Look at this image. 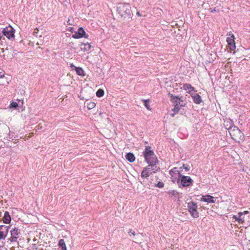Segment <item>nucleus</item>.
Instances as JSON below:
<instances>
[{"instance_id":"obj_1","label":"nucleus","mask_w":250,"mask_h":250,"mask_svg":"<svg viewBox=\"0 0 250 250\" xmlns=\"http://www.w3.org/2000/svg\"><path fill=\"white\" fill-rule=\"evenodd\" d=\"M117 11L121 17L125 20H129L132 17L131 6L127 3L119 4L117 7Z\"/></svg>"},{"instance_id":"obj_2","label":"nucleus","mask_w":250,"mask_h":250,"mask_svg":"<svg viewBox=\"0 0 250 250\" xmlns=\"http://www.w3.org/2000/svg\"><path fill=\"white\" fill-rule=\"evenodd\" d=\"M227 129L232 139L238 142L243 140L244 138V134L237 126L234 125L229 126Z\"/></svg>"},{"instance_id":"obj_3","label":"nucleus","mask_w":250,"mask_h":250,"mask_svg":"<svg viewBox=\"0 0 250 250\" xmlns=\"http://www.w3.org/2000/svg\"><path fill=\"white\" fill-rule=\"evenodd\" d=\"M146 162L149 164H153L157 162V159L150 146H147L143 152Z\"/></svg>"},{"instance_id":"obj_4","label":"nucleus","mask_w":250,"mask_h":250,"mask_svg":"<svg viewBox=\"0 0 250 250\" xmlns=\"http://www.w3.org/2000/svg\"><path fill=\"white\" fill-rule=\"evenodd\" d=\"M168 95L170 97V101L175 104L173 110L175 113H178L180 109V104L183 102L182 97H180L179 96H175L170 93L168 94Z\"/></svg>"},{"instance_id":"obj_5","label":"nucleus","mask_w":250,"mask_h":250,"mask_svg":"<svg viewBox=\"0 0 250 250\" xmlns=\"http://www.w3.org/2000/svg\"><path fill=\"white\" fill-rule=\"evenodd\" d=\"M187 207L191 215L193 218H197L199 217V213L197 211V205L195 203L193 202H189L188 203Z\"/></svg>"},{"instance_id":"obj_6","label":"nucleus","mask_w":250,"mask_h":250,"mask_svg":"<svg viewBox=\"0 0 250 250\" xmlns=\"http://www.w3.org/2000/svg\"><path fill=\"white\" fill-rule=\"evenodd\" d=\"M11 237L9 239V240L11 242H17V239L19 237L20 234V229L16 227L12 229L11 231Z\"/></svg>"},{"instance_id":"obj_7","label":"nucleus","mask_w":250,"mask_h":250,"mask_svg":"<svg viewBox=\"0 0 250 250\" xmlns=\"http://www.w3.org/2000/svg\"><path fill=\"white\" fill-rule=\"evenodd\" d=\"M180 182L183 187H188L192 184L193 180L189 176L182 175L180 177Z\"/></svg>"},{"instance_id":"obj_8","label":"nucleus","mask_w":250,"mask_h":250,"mask_svg":"<svg viewBox=\"0 0 250 250\" xmlns=\"http://www.w3.org/2000/svg\"><path fill=\"white\" fill-rule=\"evenodd\" d=\"M2 33L3 35L6 36L8 39H11L14 37V29L11 26L4 28Z\"/></svg>"},{"instance_id":"obj_9","label":"nucleus","mask_w":250,"mask_h":250,"mask_svg":"<svg viewBox=\"0 0 250 250\" xmlns=\"http://www.w3.org/2000/svg\"><path fill=\"white\" fill-rule=\"evenodd\" d=\"M88 36L87 35H85V32L82 27H80L78 31L72 35V37L75 39H79L83 37L87 38Z\"/></svg>"},{"instance_id":"obj_10","label":"nucleus","mask_w":250,"mask_h":250,"mask_svg":"<svg viewBox=\"0 0 250 250\" xmlns=\"http://www.w3.org/2000/svg\"><path fill=\"white\" fill-rule=\"evenodd\" d=\"M9 226L5 225L0 226V240L5 239L7 235Z\"/></svg>"},{"instance_id":"obj_11","label":"nucleus","mask_w":250,"mask_h":250,"mask_svg":"<svg viewBox=\"0 0 250 250\" xmlns=\"http://www.w3.org/2000/svg\"><path fill=\"white\" fill-rule=\"evenodd\" d=\"M229 36L230 37H228L227 39L228 46L231 50H234L236 47L234 42V37L233 34H229Z\"/></svg>"},{"instance_id":"obj_12","label":"nucleus","mask_w":250,"mask_h":250,"mask_svg":"<svg viewBox=\"0 0 250 250\" xmlns=\"http://www.w3.org/2000/svg\"><path fill=\"white\" fill-rule=\"evenodd\" d=\"M154 166L153 164H149L148 166L145 167L141 173V176L144 178H147L149 176V172L152 173L150 170V167H152Z\"/></svg>"},{"instance_id":"obj_13","label":"nucleus","mask_w":250,"mask_h":250,"mask_svg":"<svg viewBox=\"0 0 250 250\" xmlns=\"http://www.w3.org/2000/svg\"><path fill=\"white\" fill-rule=\"evenodd\" d=\"M170 174L171 176L173 177V174H178V178H177V183L179 184L180 182V177L181 176L182 174L180 171L178 170V168L174 167L170 171Z\"/></svg>"},{"instance_id":"obj_14","label":"nucleus","mask_w":250,"mask_h":250,"mask_svg":"<svg viewBox=\"0 0 250 250\" xmlns=\"http://www.w3.org/2000/svg\"><path fill=\"white\" fill-rule=\"evenodd\" d=\"M201 201L208 202V203H213L215 202L214 200V197L213 196H211L210 195H206V196H203V197L201 198Z\"/></svg>"},{"instance_id":"obj_15","label":"nucleus","mask_w":250,"mask_h":250,"mask_svg":"<svg viewBox=\"0 0 250 250\" xmlns=\"http://www.w3.org/2000/svg\"><path fill=\"white\" fill-rule=\"evenodd\" d=\"M191 97L193 102L196 104H200L202 101L201 96L197 93L192 95Z\"/></svg>"},{"instance_id":"obj_16","label":"nucleus","mask_w":250,"mask_h":250,"mask_svg":"<svg viewBox=\"0 0 250 250\" xmlns=\"http://www.w3.org/2000/svg\"><path fill=\"white\" fill-rule=\"evenodd\" d=\"M143 235L142 234L138 233L135 235V237H132L133 242L136 243H141V241L143 240Z\"/></svg>"},{"instance_id":"obj_17","label":"nucleus","mask_w":250,"mask_h":250,"mask_svg":"<svg viewBox=\"0 0 250 250\" xmlns=\"http://www.w3.org/2000/svg\"><path fill=\"white\" fill-rule=\"evenodd\" d=\"M71 67L72 69H74L77 73V74L80 76H84V73L83 69L81 67H77L74 66L73 64L71 65Z\"/></svg>"},{"instance_id":"obj_18","label":"nucleus","mask_w":250,"mask_h":250,"mask_svg":"<svg viewBox=\"0 0 250 250\" xmlns=\"http://www.w3.org/2000/svg\"><path fill=\"white\" fill-rule=\"evenodd\" d=\"M11 220V216L8 211L4 213V217H3V222L5 224H9Z\"/></svg>"},{"instance_id":"obj_19","label":"nucleus","mask_w":250,"mask_h":250,"mask_svg":"<svg viewBox=\"0 0 250 250\" xmlns=\"http://www.w3.org/2000/svg\"><path fill=\"white\" fill-rule=\"evenodd\" d=\"M125 157L126 160L131 163L133 162L135 160V157L134 154L130 152L127 153Z\"/></svg>"},{"instance_id":"obj_20","label":"nucleus","mask_w":250,"mask_h":250,"mask_svg":"<svg viewBox=\"0 0 250 250\" xmlns=\"http://www.w3.org/2000/svg\"><path fill=\"white\" fill-rule=\"evenodd\" d=\"M59 245L62 250H66V247L64 240L63 239H60L59 242Z\"/></svg>"},{"instance_id":"obj_21","label":"nucleus","mask_w":250,"mask_h":250,"mask_svg":"<svg viewBox=\"0 0 250 250\" xmlns=\"http://www.w3.org/2000/svg\"><path fill=\"white\" fill-rule=\"evenodd\" d=\"M183 88L185 90H189V91L194 90V87H192L190 84L185 83L183 85Z\"/></svg>"},{"instance_id":"obj_22","label":"nucleus","mask_w":250,"mask_h":250,"mask_svg":"<svg viewBox=\"0 0 250 250\" xmlns=\"http://www.w3.org/2000/svg\"><path fill=\"white\" fill-rule=\"evenodd\" d=\"M232 218L239 223H243L244 222V218L237 217V215H233Z\"/></svg>"},{"instance_id":"obj_23","label":"nucleus","mask_w":250,"mask_h":250,"mask_svg":"<svg viewBox=\"0 0 250 250\" xmlns=\"http://www.w3.org/2000/svg\"><path fill=\"white\" fill-rule=\"evenodd\" d=\"M167 193L171 196L176 197L178 195V192L175 190H169Z\"/></svg>"},{"instance_id":"obj_24","label":"nucleus","mask_w":250,"mask_h":250,"mask_svg":"<svg viewBox=\"0 0 250 250\" xmlns=\"http://www.w3.org/2000/svg\"><path fill=\"white\" fill-rule=\"evenodd\" d=\"M96 106V104L94 102H90L87 104V107L89 109H92L94 108Z\"/></svg>"},{"instance_id":"obj_25","label":"nucleus","mask_w":250,"mask_h":250,"mask_svg":"<svg viewBox=\"0 0 250 250\" xmlns=\"http://www.w3.org/2000/svg\"><path fill=\"white\" fill-rule=\"evenodd\" d=\"M104 91L103 89H99L96 92V96L98 97H101L104 96Z\"/></svg>"},{"instance_id":"obj_26","label":"nucleus","mask_w":250,"mask_h":250,"mask_svg":"<svg viewBox=\"0 0 250 250\" xmlns=\"http://www.w3.org/2000/svg\"><path fill=\"white\" fill-rule=\"evenodd\" d=\"M128 233L129 235V236L132 239V237H135V235L137 234V233L135 232V231L131 229H130L128 232Z\"/></svg>"},{"instance_id":"obj_27","label":"nucleus","mask_w":250,"mask_h":250,"mask_svg":"<svg viewBox=\"0 0 250 250\" xmlns=\"http://www.w3.org/2000/svg\"><path fill=\"white\" fill-rule=\"evenodd\" d=\"M143 102H144V105L145 107L148 109L150 110V108L149 105V100H143Z\"/></svg>"},{"instance_id":"obj_28","label":"nucleus","mask_w":250,"mask_h":250,"mask_svg":"<svg viewBox=\"0 0 250 250\" xmlns=\"http://www.w3.org/2000/svg\"><path fill=\"white\" fill-rule=\"evenodd\" d=\"M84 48L83 49L84 50H85V51L90 50V49L91 47V46L89 43H86L84 44Z\"/></svg>"},{"instance_id":"obj_29","label":"nucleus","mask_w":250,"mask_h":250,"mask_svg":"<svg viewBox=\"0 0 250 250\" xmlns=\"http://www.w3.org/2000/svg\"><path fill=\"white\" fill-rule=\"evenodd\" d=\"M18 106V104L17 102H12L10 105H9V107L10 108H16Z\"/></svg>"},{"instance_id":"obj_30","label":"nucleus","mask_w":250,"mask_h":250,"mask_svg":"<svg viewBox=\"0 0 250 250\" xmlns=\"http://www.w3.org/2000/svg\"><path fill=\"white\" fill-rule=\"evenodd\" d=\"M183 168H184V169H185L187 171H189V170H190V167H189L188 165H187V164H184V165H183Z\"/></svg>"},{"instance_id":"obj_31","label":"nucleus","mask_w":250,"mask_h":250,"mask_svg":"<svg viewBox=\"0 0 250 250\" xmlns=\"http://www.w3.org/2000/svg\"><path fill=\"white\" fill-rule=\"evenodd\" d=\"M164 186V184L163 182H159L157 185H156V186L157 187H158V188H163Z\"/></svg>"},{"instance_id":"obj_32","label":"nucleus","mask_w":250,"mask_h":250,"mask_svg":"<svg viewBox=\"0 0 250 250\" xmlns=\"http://www.w3.org/2000/svg\"><path fill=\"white\" fill-rule=\"evenodd\" d=\"M155 164L156 163H153V165H154V166L152 167H150V170L151 171H153L152 172H155V168L156 167V166H155Z\"/></svg>"},{"instance_id":"obj_33","label":"nucleus","mask_w":250,"mask_h":250,"mask_svg":"<svg viewBox=\"0 0 250 250\" xmlns=\"http://www.w3.org/2000/svg\"><path fill=\"white\" fill-rule=\"evenodd\" d=\"M171 181L173 183L175 182L176 181L177 182V178L176 177L174 178V176L173 177L171 176Z\"/></svg>"},{"instance_id":"obj_34","label":"nucleus","mask_w":250,"mask_h":250,"mask_svg":"<svg viewBox=\"0 0 250 250\" xmlns=\"http://www.w3.org/2000/svg\"><path fill=\"white\" fill-rule=\"evenodd\" d=\"M228 124H229V125H230V126H231V125H230V122H226V124H225V126H226V129H227V128H229V127H227L228 126H229Z\"/></svg>"},{"instance_id":"obj_35","label":"nucleus","mask_w":250,"mask_h":250,"mask_svg":"<svg viewBox=\"0 0 250 250\" xmlns=\"http://www.w3.org/2000/svg\"><path fill=\"white\" fill-rule=\"evenodd\" d=\"M186 105V103H185L184 102V101L183 102H181V104H180V108L182 107H184Z\"/></svg>"},{"instance_id":"obj_36","label":"nucleus","mask_w":250,"mask_h":250,"mask_svg":"<svg viewBox=\"0 0 250 250\" xmlns=\"http://www.w3.org/2000/svg\"><path fill=\"white\" fill-rule=\"evenodd\" d=\"M243 215V212H239L238 213V215H239V217H242V216Z\"/></svg>"},{"instance_id":"obj_37","label":"nucleus","mask_w":250,"mask_h":250,"mask_svg":"<svg viewBox=\"0 0 250 250\" xmlns=\"http://www.w3.org/2000/svg\"><path fill=\"white\" fill-rule=\"evenodd\" d=\"M4 77V73L0 72V78H2Z\"/></svg>"},{"instance_id":"obj_38","label":"nucleus","mask_w":250,"mask_h":250,"mask_svg":"<svg viewBox=\"0 0 250 250\" xmlns=\"http://www.w3.org/2000/svg\"><path fill=\"white\" fill-rule=\"evenodd\" d=\"M249 213V211H245L244 212H243V214H247Z\"/></svg>"},{"instance_id":"obj_39","label":"nucleus","mask_w":250,"mask_h":250,"mask_svg":"<svg viewBox=\"0 0 250 250\" xmlns=\"http://www.w3.org/2000/svg\"><path fill=\"white\" fill-rule=\"evenodd\" d=\"M210 10H211V12H212V13L216 11L215 8L213 10H211V9H210Z\"/></svg>"},{"instance_id":"obj_40","label":"nucleus","mask_w":250,"mask_h":250,"mask_svg":"<svg viewBox=\"0 0 250 250\" xmlns=\"http://www.w3.org/2000/svg\"><path fill=\"white\" fill-rule=\"evenodd\" d=\"M175 113H176L175 112H174V113H171V116H172V117H174Z\"/></svg>"},{"instance_id":"obj_41","label":"nucleus","mask_w":250,"mask_h":250,"mask_svg":"<svg viewBox=\"0 0 250 250\" xmlns=\"http://www.w3.org/2000/svg\"><path fill=\"white\" fill-rule=\"evenodd\" d=\"M37 44L38 45H41V44H42V43H41V42H37Z\"/></svg>"},{"instance_id":"obj_42","label":"nucleus","mask_w":250,"mask_h":250,"mask_svg":"<svg viewBox=\"0 0 250 250\" xmlns=\"http://www.w3.org/2000/svg\"><path fill=\"white\" fill-rule=\"evenodd\" d=\"M1 50L2 52H4V50L3 48H1Z\"/></svg>"},{"instance_id":"obj_43","label":"nucleus","mask_w":250,"mask_h":250,"mask_svg":"<svg viewBox=\"0 0 250 250\" xmlns=\"http://www.w3.org/2000/svg\"><path fill=\"white\" fill-rule=\"evenodd\" d=\"M137 15L139 16H140V14L139 12H137Z\"/></svg>"},{"instance_id":"obj_44","label":"nucleus","mask_w":250,"mask_h":250,"mask_svg":"<svg viewBox=\"0 0 250 250\" xmlns=\"http://www.w3.org/2000/svg\"><path fill=\"white\" fill-rule=\"evenodd\" d=\"M13 53H14L15 54H16V52H15V51L13 52Z\"/></svg>"},{"instance_id":"obj_45","label":"nucleus","mask_w":250,"mask_h":250,"mask_svg":"<svg viewBox=\"0 0 250 250\" xmlns=\"http://www.w3.org/2000/svg\"><path fill=\"white\" fill-rule=\"evenodd\" d=\"M1 44V43L0 42V44Z\"/></svg>"}]
</instances>
